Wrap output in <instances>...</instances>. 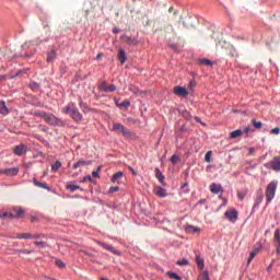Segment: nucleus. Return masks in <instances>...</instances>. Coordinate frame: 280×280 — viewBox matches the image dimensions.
Here are the masks:
<instances>
[{
    "label": "nucleus",
    "mask_w": 280,
    "mask_h": 280,
    "mask_svg": "<svg viewBox=\"0 0 280 280\" xmlns=\"http://www.w3.org/2000/svg\"><path fill=\"white\" fill-rule=\"evenodd\" d=\"M62 113H65V115H70L71 119L77 121V124H80L83 119L82 113H80V109H78L74 103H70L63 107Z\"/></svg>",
    "instance_id": "f257e3e1"
},
{
    "label": "nucleus",
    "mask_w": 280,
    "mask_h": 280,
    "mask_svg": "<svg viewBox=\"0 0 280 280\" xmlns=\"http://www.w3.org/2000/svg\"><path fill=\"white\" fill-rule=\"evenodd\" d=\"M277 182H271L268 184L265 192L267 202H272V200H275V196L277 194Z\"/></svg>",
    "instance_id": "f03ea898"
},
{
    "label": "nucleus",
    "mask_w": 280,
    "mask_h": 280,
    "mask_svg": "<svg viewBox=\"0 0 280 280\" xmlns=\"http://www.w3.org/2000/svg\"><path fill=\"white\" fill-rule=\"evenodd\" d=\"M44 121L49 124V126H60L62 124V120L51 113H46V115H44Z\"/></svg>",
    "instance_id": "7ed1b4c3"
},
{
    "label": "nucleus",
    "mask_w": 280,
    "mask_h": 280,
    "mask_svg": "<svg viewBox=\"0 0 280 280\" xmlns=\"http://www.w3.org/2000/svg\"><path fill=\"white\" fill-rule=\"evenodd\" d=\"M112 130L114 132H121L124 137H132L130 130L126 129V127L119 122L114 124Z\"/></svg>",
    "instance_id": "20e7f679"
},
{
    "label": "nucleus",
    "mask_w": 280,
    "mask_h": 280,
    "mask_svg": "<svg viewBox=\"0 0 280 280\" xmlns=\"http://www.w3.org/2000/svg\"><path fill=\"white\" fill-rule=\"evenodd\" d=\"M265 167H267L268 170H273L275 172H280V158L275 156L272 161L265 164Z\"/></svg>",
    "instance_id": "39448f33"
},
{
    "label": "nucleus",
    "mask_w": 280,
    "mask_h": 280,
    "mask_svg": "<svg viewBox=\"0 0 280 280\" xmlns=\"http://www.w3.org/2000/svg\"><path fill=\"white\" fill-rule=\"evenodd\" d=\"M100 91H103V93H113L115 91H117V86L115 84H110L108 85L106 83V81H103L100 85H98Z\"/></svg>",
    "instance_id": "423d86ee"
},
{
    "label": "nucleus",
    "mask_w": 280,
    "mask_h": 280,
    "mask_svg": "<svg viewBox=\"0 0 280 280\" xmlns=\"http://www.w3.org/2000/svg\"><path fill=\"white\" fill-rule=\"evenodd\" d=\"M225 218L229 220V222H236L237 221V210L232 209L225 211Z\"/></svg>",
    "instance_id": "0eeeda50"
},
{
    "label": "nucleus",
    "mask_w": 280,
    "mask_h": 280,
    "mask_svg": "<svg viewBox=\"0 0 280 280\" xmlns=\"http://www.w3.org/2000/svg\"><path fill=\"white\" fill-rule=\"evenodd\" d=\"M79 106L82 109V113H84V115L89 113H97V109L91 108L86 103H84V101H80Z\"/></svg>",
    "instance_id": "6e6552de"
},
{
    "label": "nucleus",
    "mask_w": 280,
    "mask_h": 280,
    "mask_svg": "<svg viewBox=\"0 0 280 280\" xmlns=\"http://www.w3.org/2000/svg\"><path fill=\"white\" fill-rule=\"evenodd\" d=\"M174 93H175V95H178L179 97H187V95H189V92L187 91V89L183 88V86H175Z\"/></svg>",
    "instance_id": "1a4fd4ad"
},
{
    "label": "nucleus",
    "mask_w": 280,
    "mask_h": 280,
    "mask_svg": "<svg viewBox=\"0 0 280 280\" xmlns=\"http://www.w3.org/2000/svg\"><path fill=\"white\" fill-rule=\"evenodd\" d=\"M273 242H275L276 250L278 255H280V230L279 229H277L275 232Z\"/></svg>",
    "instance_id": "9d476101"
},
{
    "label": "nucleus",
    "mask_w": 280,
    "mask_h": 280,
    "mask_svg": "<svg viewBox=\"0 0 280 280\" xmlns=\"http://www.w3.org/2000/svg\"><path fill=\"white\" fill-rule=\"evenodd\" d=\"M155 196H159V198H167V190L161 186H156L154 188Z\"/></svg>",
    "instance_id": "9b49d317"
},
{
    "label": "nucleus",
    "mask_w": 280,
    "mask_h": 280,
    "mask_svg": "<svg viewBox=\"0 0 280 280\" xmlns=\"http://www.w3.org/2000/svg\"><path fill=\"white\" fill-rule=\"evenodd\" d=\"M155 178H158V180H160L161 185H163V187H167V184H165V175H163V173L161 172L160 168H155Z\"/></svg>",
    "instance_id": "f8f14e48"
},
{
    "label": "nucleus",
    "mask_w": 280,
    "mask_h": 280,
    "mask_svg": "<svg viewBox=\"0 0 280 280\" xmlns=\"http://www.w3.org/2000/svg\"><path fill=\"white\" fill-rule=\"evenodd\" d=\"M0 174H5V176H16V174H19V168H5L3 171H0Z\"/></svg>",
    "instance_id": "ddd939ff"
},
{
    "label": "nucleus",
    "mask_w": 280,
    "mask_h": 280,
    "mask_svg": "<svg viewBox=\"0 0 280 280\" xmlns=\"http://www.w3.org/2000/svg\"><path fill=\"white\" fill-rule=\"evenodd\" d=\"M25 144H19L13 149V154L15 156H23V152H25Z\"/></svg>",
    "instance_id": "4468645a"
},
{
    "label": "nucleus",
    "mask_w": 280,
    "mask_h": 280,
    "mask_svg": "<svg viewBox=\"0 0 280 280\" xmlns=\"http://www.w3.org/2000/svg\"><path fill=\"white\" fill-rule=\"evenodd\" d=\"M12 211L14 212L13 218L15 219L23 218V214L25 213V210L21 207H13Z\"/></svg>",
    "instance_id": "2eb2a0df"
},
{
    "label": "nucleus",
    "mask_w": 280,
    "mask_h": 280,
    "mask_svg": "<svg viewBox=\"0 0 280 280\" xmlns=\"http://www.w3.org/2000/svg\"><path fill=\"white\" fill-rule=\"evenodd\" d=\"M98 246H102V248H105V250H109V253H113L114 255H119V252L115 250V248L110 245H107L102 242H97Z\"/></svg>",
    "instance_id": "dca6fc26"
},
{
    "label": "nucleus",
    "mask_w": 280,
    "mask_h": 280,
    "mask_svg": "<svg viewBox=\"0 0 280 280\" xmlns=\"http://www.w3.org/2000/svg\"><path fill=\"white\" fill-rule=\"evenodd\" d=\"M210 191L211 194H220L222 191V185L212 183L210 185Z\"/></svg>",
    "instance_id": "f3484780"
},
{
    "label": "nucleus",
    "mask_w": 280,
    "mask_h": 280,
    "mask_svg": "<svg viewBox=\"0 0 280 280\" xmlns=\"http://www.w3.org/2000/svg\"><path fill=\"white\" fill-rule=\"evenodd\" d=\"M84 165H91V161L79 160L73 164V170H79V167H84Z\"/></svg>",
    "instance_id": "a211bd4d"
},
{
    "label": "nucleus",
    "mask_w": 280,
    "mask_h": 280,
    "mask_svg": "<svg viewBox=\"0 0 280 280\" xmlns=\"http://www.w3.org/2000/svg\"><path fill=\"white\" fill-rule=\"evenodd\" d=\"M33 185H35V187H39L40 189H47V191H49L50 189L49 186H47V184L38 182L36 177L33 178Z\"/></svg>",
    "instance_id": "6ab92c4d"
},
{
    "label": "nucleus",
    "mask_w": 280,
    "mask_h": 280,
    "mask_svg": "<svg viewBox=\"0 0 280 280\" xmlns=\"http://www.w3.org/2000/svg\"><path fill=\"white\" fill-rule=\"evenodd\" d=\"M195 261H196L197 267L199 268V270H205V259H202V258L200 257V255H197V256H196Z\"/></svg>",
    "instance_id": "aec40b11"
},
{
    "label": "nucleus",
    "mask_w": 280,
    "mask_h": 280,
    "mask_svg": "<svg viewBox=\"0 0 280 280\" xmlns=\"http://www.w3.org/2000/svg\"><path fill=\"white\" fill-rule=\"evenodd\" d=\"M162 30H163L164 34H174V35H176V31H174V26H172V24L164 25Z\"/></svg>",
    "instance_id": "412c9836"
},
{
    "label": "nucleus",
    "mask_w": 280,
    "mask_h": 280,
    "mask_svg": "<svg viewBox=\"0 0 280 280\" xmlns=\"http://www.w3.org/2000/svg\"><path fill=\"white\" fill-rule=\"evenodd\" d=\"M248 196V188H242L241 190H237V198L241 200H244Z\"/></svg>",
    "instance_id": "4be33fe9"
},
{
    "label": "nucleus",
    "mask_w": 280,
    "mask_h": 280,
    "mask_svg": "<svg viewBox=\"0 0 280 280\" xmlns=\"http://www.w3.org/2000/svg\"><path fill=\"white\" fill-rule=\"evenodd\" d=\"M8 113H10V109H8L5 102L1 101L0 102V115H8Z\"/></svg>",
    "instance_id": "5701e85b"
},
{
    "label": "nucleus",
    "mask_w": 280,
    "mask_h": 280,
    "mask_svg": "<svg viewBox=\"0 0 280 280\" xmlns=\"http://www.w3.org/2000/svg\"><path fill=\"white\" fill-rule=\"evenodd\" d=\"M186 233H190V234L200 233V228L194 226V225H187Z\"/></svg>",
    "instance_id": "b1692460"
},
{
    "label": "nucleus",
    "mask_w": 280,
    "mask_h": 280,
    "mask_svg": "<svg viewBox=\"0 0 280 280\" xmlns=\"http://www.w3.org/2000/svg\"><path fill=\"white\" fill-rule=\"evenodd\" d=\"M118 60L121 65L126 62V51L121 48L118 50Z\"/></svg>",
    "instance_id": "393cba45"
},
{
    "label": "nucleus",
    "mask_w": 280,
    "mask_h": 280,
    "mask_svg": "<svg viewBox=\"0 0 280 280\" xmlns=\"http://www.w3.org/2000/svg\"><path fill=\"white\" fill-rule=\"evenodd\" d=\"M15 240H32V233L16 234Z\"/></svg>",
    "instance_id": "a878e982"
},
{
    "label": "nucleus",
    "mask_w": 280,
    "mask_h": 280,
    "mask_svg": "<svg viewBox=\"0 0 280 280\" xmlns=\"http://www.w3.org/2000/svg\"><path fill=\"white\" fill-rule=\"evenodd\" d=\"M244 135V131L241 129L234 130L230 133V139H237L238 137H242Z\"/></svg>",
    "instance_id": "bb28decb"
},
{
    "label": "nucleus",
    "mask_w": 280,
    "mask_h": 280,
    "mask_svg": "<svg viewBox=\"0 0 280 280\" xmlns=\"http://www.w3.org/2000/svg\"><path fill=\"white\" fill-rule=\"evenodd\" d=\"M46 60H47V62H54V60H56V50H50L47 54Z\"/></svg>",
    "instance_id": "cd10ccee"
},
{
    "label": "nucleus",
    "mask_w": 280,
    "mask_h": 280,
    "mask_svg": "<svg viewBox=\"0 0 280 280\" xmlns=\"http://www.w3.org/2000/svg\"><path fill=\"white\" fill-rule=\"evenodd\" d=\"M124 178L122 172H117L112 177V183H117L119 179Z\"/></svg>",
    "instance_id": "c85d7f7f"
},
{
    "label": "nucleus",
    "mask_w": 280,
    "mask_h": 280,
    "mask_svg": "<svg viewBox=\"0 0 280 280\" xmlns=\"http://www.w3.org/2000/svg\"><path fill=\"white\" fill-rule=\"evenodd\" d=\"M197 280H209V271L203 270L199 273Z\"/></svg>",
    "instance_id": "c756f323"
},
{
    "label": "nucleus",
    "mask_w": 280,
    "mask_h": 280,
    "mask_svg": "<svg viewBox=\"0 0 280 280\" xmlns=\"http://www.w3.org/2000/svg\"><path fill=\"white\" fill-rule=\"evenodd\" d=\"M118 108H128L130 106V101H122L121 103L116 102Z\"/></svg>",
    "instance_id": "7c9ffc66"
},
{
    "label": "nucleus",
    "mask_w": 280,
    "mask_h": 280,
    "mask_svg": "<svg viewBox=\"0 0 280 280\" xmlns=\"http://www.w3.org/2000/svg\"><path fill=\"white\" fill-rule=\"evenodd\" d=\"M258 253H259V249H254L253 252H250L247 264H250V261H253V259H255V257H257Z\"/></svg>",
    "instance_id": "2f4dec72"
},
{
    "label": "nucleus",
    "mask_w": 280,
    "mask_h": 280,
    "mask_svg": "<svg viewBox=\"0 0 280 280\" xmlns=\"http://www.w3.org/2000/svg\"><path fill=\"white\" fill-rule=\"evenodd\" d=\"M3 218L12 219V218H14V213H11V212H0V220H3Z\"/></svg>",
    "instance_id": "473e14b6"
},
{
    "label": "nucleus",
    "mask_w": 280,
    "mask_h": 280,
    "mask_svg": "<svg viewBox=\"0 0 280 280\" xmlns=\"http://www.w3.org/2000/svg\"><path fill=\"white\" fill-rule=\"evenodd\" d=\"M62 167V163L60 161H56L55 164H52L51 170L52 172H58Z\"/></svg>",
    "instance_id": "72a5a7b5"
},
{
    "label": "nucleus",
    "mask_w": 280,
    "mask_h": 280,
    "mask_svg": "<svg viewBox=\"0 0 280 280\" xmlns=\"http://www.w3.org/2000/svg\"><path fill=\"white\" fill-rule=\"evenodd\" d=\"M66 188L69 189V191H70L71 194H73V191H75L77 189H80V186L73 185V184H68V185L66 186Z\"/></svg>",
    "instance_id": "f704fd0d"
},
{
    "label": "nucleus",
    "mask_w": 280,
    "mask_h": 280,
    "mask_svg": "<svg viewBox=\"0 0 280 280\" xmlns=\"http://www.w3.org/2000/svg\"><path fill=\"white\" fill-rule=\"evenodd\" d=\"M30 89H32V91H38V89H40V84L36 82H31Z\"/></svg>",
    "instance_id": "c9c22d12"
},
{
    "label": "nucleus",
    "mask_w": 280,
    "mask_h": 280,
    "mask_svg": "<svg viewBox=\"0 0 280 280\" xmlns=\"http://www.w3.org/2000/svg\"><path fill=\"white\" fill-rule=\"evenodd\" d=\"M252 124H253L254 128H256V130L261 129V126H262L261 121H257V120L253 119Z\"/></svg>",
    "instance_id": "e433bc0d"
},
{
    "label": "nucleus",
    "mask_w": 280,
    "mask_h": 280,
    "mask_svg": "<svg viewBox=\"0 0 280 280\" xmlns=\"http://www.w3.org/2000/svg\"><path fill=\"white\" fill-rule=\"evenodd\" d=\"M167 276L170 277V279L183 280V278H180V276L175 272H168Z\"/></svg>",
    "instance_id": "4c0bfd02"
},
{
    "label": "nucleus",
    "mask_w": 280,
    "mask_h": 280,
    "mask_svg": "<svg viewBox=\"0 0 280 280\" xmlns=\"http://www.w3.org/2000/svg\"><path fill=\"white\" fill-rule=\"evenodd\" d=\"M177 266H189V260H187V258H183L177 261Z\"/></svg>",
    "instance_id": "58836bf2"
},
{
    "label": "nucleus",
    "mask_w": 280,
    "mask_h": 280,
    "mask_svg": "<svg viewBox=\"0 0 280 280\" xmlns=\"http://www.w3.org/2000/svg\"><path fill=\"white\" fill-rule=\"evenodd\" d=\"M46 114L47 113H45V112H34L33 113L34 117H40L42 119H45Z\"/></svg>",
    "instance_id": "ea45409f"
},
{
    "label": "nucleus",
    "mask_w": 280,
    "mask_h": 280,
    "mask_svg": "<svg viewBox=\"0 0 280 280\" xmlns=\"http://www.w3.org/2000/svg\"><path fill=\"white\" fill-rule=\"evenodd\" d=\"M200 63L206 65L208 67H211L213 65V62L209 59H200Z\"/></svg>",
    "instance_id": "a19ab883"
},
{
    "label": "nucleus",
    "mask_w": 280,
    "mask_h": 280,
    "mask_svg": "<svg viewBox=\"0 0 280 280\" xmlns=\"http://www.w3.org/2000/svg\"><path fill=\"white\" fill-rule=\"evenodd\" d=\"M178 161H180V158H178V155H172L171 163L173 165H176L178 163Z\"/></svg>",
    "instance_id": "79ce46f5"
},
{
    "label": "nucleus",
    "mask_w": 280,
    "mask_h": 280,
    "mask_svg": "<svg viewBox=\"0 0 280 280\" xmlns=\"http://www.w3.org/2000/svg\"><path fill=\"white\" fill-rule=\"evenodd\" d=\"M55 264H56V266H58V268H66V264L62 261V260H60V259H57V260H55Z\"/></svg>",
    "instance_id": "37998d69"
},
{
    "label": "nucleus",
    "mask_w": 280,
    "mask_h": 280,
    "mask_svg": "<svg viewBox=\"0 0 280 280\" xmlns=\"http://www.w3.org/2000/svg\"><path fill=\"white\" fill-rule=\"evenodd\" d=\"M211 154L212 152L211 151H208L205 155V161L206 163H211Z\"/></svg>",
    "instance_id": "c03bdc74"
},
{
    "label": "nucleus",
    "mask_w": 280,
    "mask_h": 280,
    "mask_svg": "<svg viewBox=\"0 0 280 280\" xmlns=\"http://www.w3.org/2000/svg\"><path fill=\"white\" fill-rule=\"evenodd\" d=\"M16 253H23L24 255H32V253H34V250H30V249H16Z\"/></svg>",
    "instance_id": "a18cd8bd"
},
{
    "label": "nucleus",
    "mask_w": 280,
    "mask_h": 280,
    "mask_svg": "<svg viewBox=\"0 0 280 280\" xmlns=\"http://www.w3.org/2000/svg\"><path fill=\"white\" fill-rule=\"evenodd\" d=\"M23 73H27V70H20L15 73V75H12L11 77V80L14 79V78H19V75H23Z\"/></svg>",
    "instance_id": "49530a36"
},
{
    "label": "nucleus",
    "mask_w": 280,
    "mask_h": 280,
    "mask_svg": "<svg viewBox=\"0 0 280 280\" xmlns=\"http://www.w3.org/2000/svg\"><path fill=\"white\" fill-rule=\"evenodd\" d=\"M81 183H93V178L91 177V175H88V176L83 177Z\"/></svg>",
    "instance_id": "de8ad7c7"
},
{
    "label": "nucleus",
    "mask_w": 280,
    "mask_h": 280,
    "mask_svg": "<svg viewBox=\"0 0 280 280\" xmlns=\"http://www.w3.org/2000/svg\"><path fill=\"white\" fill-rule=\"evenodd\" d=\"M183 118L184 119H191V114L187 110L183 112Z\"/></svg>",
    "instance_id": "09e8293b"
},
{
    "label": "nucleus",
    "mask_w": 280,
    "mask_h": 280,
    "mask_svg": "<svg viewBox=\"0 0 280 280\" xmlns=\"http://www.w3.org/2000/svg\"><path fill=\"white\" fill-rule=\"evenodd\" d=\"M40 237H45V234H32L31 240H40Z\"/></svg>",
    "instance_id": "8fccbe9b"
},
{
    "label": "nucleus",
    "mask_w": 280,
    "mask_h": 280,
    "mask_svg": "<svg viewBox=\"0 0 280 280\" xmlns=\"http://www.w3.org/2000/svg\"><path fill=\"white\" fill-rule=\"evenodd\" d=\"M224 43V45H225V47H226V49H230V56H235V54H233V51H231V49H233V46H231V44H226L225 42H223Z\"/></svg>",
    "instance_id": "3c124183"
},
{
    "label": "nucleus",
    "mask_w": 280,
    "mask_h": 280,
    "mask_svg": "<svg viewBox=\"0 0 280 280\" xmlns=\"http://www.w3.org/2000/svg\"><path fill=\"white\" fill-rule=\"evenodd\" d=\"M270 133L271 135H280V128L279 127H276L273 129L270 130Z\"/></svg>",
    "instance_id": "603ef678"
},
{
    "label": "nucleus",
    "mask_w": 280,
    "mask_h": 280,
    "mask_svg": "<svg viewBox=\"0 0 280 280\" xmlns=\"http://www.w3.org/2000/svg\"><path fill=\"white\" fill-rule=\"evenodd\" d=\"M127 44L128 45H137V40L136 39H132L130 37H127Z\"/></svg>",
    "instance_id": "864d4df0"
},
{
    "label": "nucleus",
    "mask_w": 280,
    "mask_h": 280,
    "mask_svg": "<svg viewBox=\"0 0 280 280\" xmlns=\"http://www.w3.org/2000/svg\"><path fill=\"white\" fill-rule=\"evenodd\" d=\"M35 246H42L43 248H45V246H47V243L45 242H35Z\"/></svg>",
    "instance_id": "5fc2aeb1"
},
{
    "label": "nucleus",
    "mask_w": 280,
    "mask_h": 280,
    "mask_svg": "<svg viewBox=\"0 0 280 280\" xmlns=\"http://www.w3.org/2000/svg\"><path fill=\"white\" fill-rule=\"evenodd\" d=\"M115 191H119V187L115 186L109 188L110 194H115Z\"/></svg>",
    "instance_id": "6e6d98bb"
},
{
    "label": "nucleus",
    "mask_w": 280,
    "mask_h": 280,
    "mask_svg": "<svg viewBox=\"0 0 280 280\" xmlns=\"http://www.w3.org/2000/svg\"><path fill=\"white\" fill-rule=\"evenodd\" d=\"M92 176H93L94 178H100V173H97V171H93V172H92Z\"/></svg>",
    "instance_id": "4d7b16f0"
},
{
    "label": "nucleus",
    "mask_w": 280,
    "mask_h": 280,
    "mask_svg": "<svg viewBox=\"0 0 280 280\" xmlns=\"http://www.w3.org/2000/svg\"><path fill=\"white\" fill-rule=\"evenodd\" d=\"M128 168L131 171V174H133V176H137V171H135V168H132V166H128Z\"/></svg>",
    "instance_id": "13d9d810"
},
{
    "label": "nucleus",
    "mask_w": 280,
    "mask_h": 280,
    "mask_svg": "<svg viewBox=\"0 0 280 280\" xmlns=\"http://www.w3.org/2000/svg\"><path fill=\"white\" fill-rule=\"evenodd\" d=\"M244 132H245L246 135H248V133L250 132V127L245 128V129H244Z\"/></svg>",
    "instance_id": "bf43d9fd"
},
{
    "label": "nucleus",
    "mask_w": 280,
    "mask_h": 280,
    "mask_svg": "<svg viewBox=\"0 0 280 280\" xmlns=\"http://www.w3.org/2000/svg\"><path fill=\"white\" fill-rule=\"evenodd\" d=\"M255 152V148H249V154H253Z\"/></svg>",
    "instance_id": "052dcab7"
},
{
    "label": "nucleus",
    "mask_w": 280,
    "mask_h": 280,
    "mask_svg": "<svg viewBox=\"0 0 280 280\" xmlns=\"http://www.w3.org/2000/svg\"><path fill=\"white\" fill-rule=\"evenodd\" d=\"M144 25L145 27H150V20H148Z\"/></svg>",
    "instance_id": "680f3d73"
},
{
    "label": "nucleus",
    "mask_w": 280,
    "mask_h": 280,
    "mask_svg": "<svg viewBox=\"0 0 280 280\" xmlns=\"http://www.w3.org/2000/svg\"><path fill=\"white\" fill-rule=\"evenodd\" d=\"M113 32H114V34H119V30L118 28H114Z\"/></svg>",
    "instance_id": "e2e57ef3"
},
{
    "label": "nucleus",
    "mask_w": 280,
    "mask_h": 280,
    "mask_svg": "<svg viewBox=\"0 0 280 280\" xmlns=\"http://www.w3.org/2000/svg\"><path fill=\"white\" fill-rule=\"evenodd\" d=\"M36 220H37L36 217L31 218V222H36Z\"/></svg>",
    "instance_id": "0e129e2a"
},
{
    "label": "nucleus",
    "mask_w": 280,
    "mask_h": 280,
    "mask_svg": "<svg viewBox=\"0 0 280 280\" xmlns=\"http://www.w3.org/2000/svg\"><path fill=\"white\" fill-rule=\"evenodd\" d=\"M168 12L170 13L174 12V7H170Z\"/></svg>",
    "instance_id": "69168bd1"
},
{
    "label": "nucleus",
    "mask_w": 280,
    "mask_h": 280,
    "mask_svg": "<svg viewBox=\"0 0 280 280\" xmlns=\"http://www.w3.org/2000/svg\"><path fill=\"white\" fill-rule=\"evenodd\" d=\"M5 79H7L5 75H1V77H0V81H1V80H5Z\"/></svg>",
    "instance_id": "338daca9"
},
{
    "label": "nucleus",
    "mask_w": 280,
    "mask_h": 280,
    "mask_svg": "<svg viewBox=\"0 0 280 280\" xmlns=\"http://www.w3.org/2000/svg\"><path fill=\"white\" fill-rule=\"evenodd\" d=\"M82 253H83L84 255H91V254H89L88 252H84V250H82Z\"/></svg>",
    "instance_id": "774afa93"
}]
</instances>
